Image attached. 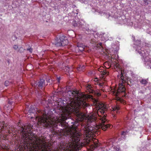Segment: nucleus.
Masks as SVG:
<instances>
[{"label": "nucleus", "instance_id": "nucleus-6", "mask_svg": "<svg viewBox=\"0 0 151 151\" xmlns=\"http://www.w3.org/2000/svg\"><path fill=\"white\" fill-rule=\"evenodd\" d=\"M68 43V41L67 38L64 35H62L59 38L57 37L55 42V45L57 47L64 46L67 45Z\"/></svg>", "mask_w": 151, "mask_h": 151}, {"label": "nucleus", "instance_id": "nucleus-26", "mask_svg": "<svg viewBox=\"0 0 151 151\" xmlns=\"http://www.w3.org/2000/svg\"><path fill=\"white\" fill-rule=\"evenodd\" d=\"M127 132V131H122V132L121 134L122 135L125 136L126 135Z\"/></svg>", "mask_w": 151, "mask_h": 151}, {"label": "nucleus", "instance_id": "nucleus-14", "mask_svg": "<svg viewBox=\"0 0 151 151\" xmlns=\"http://www.w3.org/2000/svg\"><path fill=\"white\" fill-rule=\"evenodd\" d=\"M78 27H81L83 25H84L85 24V22L82 20H80L78 22Z\"/></svg>", "mask_w": 151, "mask_h": 151}, {"label": "nucleus", "instance_id": "nucleus-4", "mask_svg": "<svg viewBox=\"0 0 151 151\" xmlns=\"http://www.w3.org/2000/svg\"><path fill=\"white\" fill-rule=\"evenodd\" d=\"M32 127L33 125L30 124H27V125H24V127H20L19 129L24 137L28 138L30 140H32L35 138V137L33 135V133L31 132L30 128Z\"/></svg>", "mask_w": 151, "mask_h": 151}, {"label": "nucleus", "instance_id": "nucleus-22", "mask_svg": "<svg viewBox=\"0 0 151 151\" xmlns=\"http://www.w3.org/2000/svg\"><path fill=\"white\" fill-rule=\"evenodd\" d=\"M98 91H99V90L98 89L96 90V93H92V94L95 95H96L98 96H99L101 95V93L99 92H98Z\"/></svg>", "mask_w": 151, "mask_h": 151}, {"label": "nucleus", "instance_id": "nucleus-23", "mask_svg": "<svg viewBox=\"0 0 151 151\" xmlns=\"http://www.w3.org/2000/svg\"><path fill=\"white\" fill-rule=\"evenodd\" d=\"M10 81H5L4 83V85L5 86H8L9 84V82H10Z\"/></svg>", "mask_w": 151, "mask_h": 151}, {"label": "nucleus", "instance_id": "nucleus-9", "mask_svg": "<svg viewBox=\"0 0 151 151\" xmlns=\"http://www.w3.org/2000/svg\"><path fill=\"white\" fill-rule=\"evenodd\" d=\"M45 80L43 79H40L37 84V86L39 88L42 89L43 87L45 86Z\"/></svg>", "mask_w": 151, "mask_h": 151}, {"label": "nucleus", "instance_id": "nucleus-29", "mask_svg": "<svg viewBox=\"0 0 151 151\" xmlns=\"http://www.w3.org/2000/svg\"><path fill=\"white\" fill-rule=\"evenodd\" d=\"M26 50L27 51H29L30 53H32V49L31 48H27Z\"/></svg>", "mask_w": 151, "mask_h": 151}, {"label": "nucleus", "instance_id": "nucleus-1", "mask_svg": "<svg viewBox=\"0 0 151 151\" xmlns=\"http://www.w3.org/2000/svg\"><path fill=\"white\" fill-rule=\"evenodd\" d=\"M88 106L86 103L83 101H72L68 106L66 110L68 114L73 113L76 116V120L71 122L74 126L77 127L78 125V122L86 121L89 123L94 122L95 117L93 116H86L85 114L80 111L81 108L85 109Z\"/></svg>", "mask_w": 151, "mask_h": 151}, {"label": "nucleus", "instance_id": "nucleus-11", "mask_svg": "<svg viewBox=\"0 0 151 151\" xmlns=\"http://www.w3.org/2000/svg\"><path fill=\"white\" fill-rule=\"evenodd\" d=\"M145 60L146 62L145 64H147L151 68V58H149L148 57H146Z\"/></svg>", "mask_w": 151, "mask_h": 151}, {"label": "nucleus", "instance_id": "nucleus-39", "mask_svg": "<svg viewBox=\"0 0 151 151\" xmlns=\"http://www.w3.org/2000/svg\"><path fill=\"white\" fill-rule=\"evenodd\" d=\"M99 85H100V86L101 87H102V88H103L104 85H103V84L102 83H101V84H99Z\"/></svg>", "mask_w": 151, "mask_h": 151}, {"label": "nucleus", "instance_id": "nucleus-2", "mask_svg": "<svg viewBox=\"0 0 151 151\" xmlns=\"http://www.w3.org/2000/svg\"><path fill=\"white\" fill-rule=\"evenodd\" d=\"M49 106L48 105L44 108L42 111L39 110L38 112L41 113V115L39 119V124L46 127L50 128L51 127V120L50 119Z\"/></svg>", "mask_w": 151, "mask_h": 151}, {"label": "nucleus", "instance_id": "nucleus-42", "mask_svg": "<svg viewBox=\"0 0 151 151\" xmlns=\"http://www.w3.org/2000/svg\"><path fill=\"white\" fill-rule=\"evenodd\" d=\"M57 78H58V81H60V77H58Z\"/></svg>", "mask_w": 151, "mask_h": 151}, {"label": "nucleus", "instance_id": "nucleus-32", "mask_svg": "<svg viewBox=\"0 0 151 151\" xmlns=\"http://www.w3.org/2000/svg\"><path fill=\"white\" fill-rule=\"evenodd\" d=\"M102 73H103V75H105V74H106L107 75H108L109 74V72H107V71H103V72Z\"/></svg>", "mask_w": 151, "mask_h": 151}, {"label": "nucleus", "instance_id": "nucleus-31", "mask_svg": "<svg viewBox=\"0 0 151 151\" xmlns=\"http://www.w3.org/2000/svg\"><path fill=\"white\" fill-rule=\"evenodd\" d=\"M12 101L10 99H9L8 101V104L11 105L12 103Z\"/></svg>", "mask_w": 151, "mask_h": 151}, {"label": "nucleus", "instance_id": "nucleus-33", "mask_svg": "<svg viewBox=\"0 0 151 151\" xmlns=\"http://www.w3.org/2000/svg\"><path fill=\"white\" fill-rule=\"evenodd\" d=\"M143 1L144 2V3L146 4V5H147L149 3L147 2V1L148 0H143Z\"/></svg>", "mask_w": 151, "mask_h": 151}, {"label": "nucleus", "instance_id": "nucleus-37", "mask_svg": "<svg viewBox=\"0 0 151 151\" xmlns=\"http://www.w3.org/2000/svg\"><path fill=\"white\" fill-rule=\"evenodd\" d=\"M46 151H55V150H52L50 148H49L48 149L46 150Z\"/></svg>", "mask_w": 151, "mask_h": 151}, {"label": "nucleus", "instance_id": "nucleus-43", "mask_svg": "<svg viewBox=\"0 0 151 151\" xmlns=\"http://www.w3.org/2000/svg\"><path fill=\"white\" fill-rule=\"evenodd\" d=\"M98 80V78H95V81H97Z\"/></svg>", "mask_w": 151, "mask_h": 151}, {"label": "nucleus", "instance_id": "nucleus-28", "mask_svg": "<svg viewBox=\"0 0 151 151\" xmlns=\"http://www.w3.org/2000/svg\"><path fill=\"white\" fill-rule=\"evenodd\" d=\"M63 129H63L62 130V132H61V134L63 135V136H64V135H63V132L65 130H70V131H71L70 129H64V128H63Z\"/></svg>", "mask_w": 151, "mask_h": 151}, {"label": "nucleus", "instance_id": "nucleus-45", "mask_svg": "<svg viewBox=\"0 0 151 151\" xmlns=\"http://www.w3.org/2000/svg\"><path fill=\"white\" fill-rule=\"evenodd\" d=\"M1 127H0V130H2V129H1Z\"/></svg>", "mask_w": 151, "mask_h": 151}, {"label": "nucleus", "instance_id": "nucleus-7", "mask_svg": "<svg viewBox=\"0 0 151 151\" xmlns=\"http://www.w3.org/2000/svg\"><path fill=\"white\" fill-rule=\"evenodd\" d=\"M125 93V89L124 86L123 85V83H122L121 85L119 86V87L116 93V96L117 97V99H119V98L118 96L119 95L120 93Z\"/></svg>", "mask_w": 151, "mask_h": 151}, {"label": "nucleus", "instance_id": "nucleus-10", "mask_svg": "<svg viewBox=\"0 0 151 151\" xmlns=\"http://www.w3.org/2000/svg\"><path fill=\"white\" fill-rule=\"evenodd\" d=\"M72 95V96L76 99H78L79 98V96L80 95V93L76 91H69Z\"/></svg>", "mask_w": 151, "mask_h": 151}, {"label": "nucleus", "instance_id": "nucleus-38", "mask_svg": "<svg viewBox=\"0 0 151 151\" xmlns=\"http://www.w3.org/2000/svg\"><path fill=\"white\" fill-rule=\"evenodd\" d=\"M113 39L112 37H110L109 38L107 39L108 40H111Z\"/></svg>", "mask_w": 151, "mask_h": 151}, {"label": "nucleus", "instance_id": "nucleus-30", "mask_svg": "<svg viewBox=\"0 0 151 151\" xmlns=\"http://www.w3.org/2000/svg\"><path fill=\"white\" fill-rule=\"evenodd\" d=\"M13 47L15 50H17L18 48V46L16 45H14Z\"/></svg>", "mask_w": 151, "mask_h": 151}, {"label": "nucleus", "instance_id": "nucleus-41", "mask_svg": "<svg viewBox=\"0 0 151 151\" xmlns=\"http://www.w3.org/2000/svg\"><path fill=\"white\" fill-rule=\"evenodd\" d=\"M5 129V128L4 127V126L1 127V129Z\"/></svg>", "mask_w": 151, "mask_h": 151}, {"label": "nucleus", "instance_id": "nucleus-24", "mask_svg": "<svg viewBox=\"0 0 151 151\" xmlns=\"http://www.w3.org/2000/svg\"><path fill=\"white\" fill-rule=\"evenodd\" d=\"M119 109V108L118 107L116 106L113 109V110L114 111H116L117 112V111Z\"/></svg>", "mask_w": 151, "mask_h": 151}, {"label": "nucleus", "instance_id": "nucleus-19", "mask_svg": "<svg viewBox=\"0 0 151 151\" xmlns=\"http://www.w3.org/2000/svg\"><path fill=\"white\" fill-rule=\"evenodd\" d=\"M74 27H78V22L76 21H73L72 23Z\"/></svg>", "mask_w": 151, "mask_h": 151}, {"label": "nucleus", "instance_id": "nucleus-12", "mask_svg": "<svg viewBox=\"0 0 151 151\" xmlns=\"http://www.w3.org/2000/svg\"><path fill=\"white\" fill-rule=\"evenodd\" d=\"M37 111V109H35L34 106H31L30 107L28 111V112L29 113H33L35 112L36 113Z\"/></svg>", "mask_w": 151, "mask_h": 151}, {"label": "nucleus", "instance_id": "nucleus-5", "mask_svg": "<svg viewBox=\"0 0 151 151\" xmlns=\"http://www.w3.org/2000/svg\"><path fill=\"white\" fill-rule=\"evenodd\" d=\"M63 133L64 136L70 138V140L73 145L77 144L80 141L81 135L77 132L66 130Z\"/></svg>", "mask_w": 151, "mask_h": 151}, {"label": "nucleus", "instance_id": "nucleus-8", "mask_svg": "<svg viewBox=\"0 0 151 151\" xmlns=\"http://www.w3.org/2000/svg\"><path fill=\"white\" fill-rule=\"evenodd\" d=\"M136 51L139 53L144 58H145V57L146 56V55L143 48H142L140 46H138L136 49Z\"/></svg>", "mask_w": 151, "mask_h": 151}, {"label": "nucleus", "instance_id": "nucleus-40", "mask_svg": "<svg viewBox=\"0 0 151 151\" xmlns=\"http://www.w3.org/2000/svg\"><path fill=\"white\" fill-rule=\"evenodd\" d=\"M46 81L47 83L50 82V79L49 78L48 79H47Z\"/></svg>", "mask_w": 151, "mask_h": 151}, {"label": "nucleus", "instance_id": "nucleus-46", "mask_svg": "<svg viewBox=\"0 0 151 151\" xmlns=\"http://www.w3.org/2000/svg\"><path fill=\"white\" fill-rule=\"evenodd\" d=\"M99 71L100 72V70H99Z\"/></svg>", "mask_w": 151, "mask_h": 151}, {"label": "nucleus", "instance_id": "nucleus-20", "mask_svg": "<svg viewBox=\"0 0 151 151\" xmlns=\"http://www.w3.org/2000/svg\"><path fill=\"white\" fill-rule=\"evenodd\" d=\"M141 83L144 85H146L147 83V81L146 80L143 79L140 81Z\"/></svg>", "mask_w": 151, "mask_h": 151}, {"label": "nucleus", "instance_id": "nucleus-17", "mask_svg": "<svg viewBox=\"0 0 151 151\" xmlns=\"http://www.w3.org/2000/svg\"><path fill=\"white\" fill-rule=\"evenodd\" d=\"M124 76L123 75L122 73V72H121L120 78L121 79V80L122 81L123 83L126 81L125 80V79H124Z\"/></svg>", "mask_w": 151, "mask_h": 151}, {"label": "nucleus", "instance_id": "nucleus-21", "mask_svg": "<svg viewBox=\"0 0 151 151\" xmlns=\"http://www.w3.org/2000/svg\"><path fill=\"white\" fill-rule=\"evenodd\" d=\"M77 46L79 50L81 51H82L84 50V48L83 47L80 46V45H78Z\"/></svg>", "mask_w": 151, "mask_h": 151}, {"label": "nucleus", "instance_id": "nucleus-15", "mask_svg": "<svg viewBox=\"0 0 151 151\" xmlns=\"http://www.w3.org/2000/svg\"><path fill=\"white\" fill-rule=\"evenodd\" d=\"M123 17L125 18L124 19H122V17H119V19L121 21V22L119 23V24H126L125 22L126 19L123 16Z\"/></svg>", "mask_w": 151, "mask_h": 151}, {"label": "nucleus", "instance_id": "nucleus-18", "mask_svg": "<svg viewBox=\"0 0 151 151\" xmlns=\"http://www.w3.org/2000/svg\"><path fill=\"white\" fill-rule=\"evenodd\" d=\"M25 50V49H24L23 47H21L19 48V50H18V52L21 53H22Z\"/></svg>", "mask_w": 151, "mask_h": 151}, {"label": "nucleus", "instance_id": "nucleus-36", "mask_svg": "<svg viewBox=\"0 0 151 151\" xmlns=\"http://www.w3.org/2000/svg\"><path fill=\"white\" fill-rule=\"evenodd\" d=\"M95 41H94V40H92V39H91V40L90 42H91V43L94 44V43H95Z\"/></svg>", "mask_w": 151, "mask_h": 151}, {"label": "nucleus", "instance_id": "nucleus-16", "mask_svg": "<svg viewBox=\"0 0 151 151\" xmlns=\"http://www.w3.org/2000/svg\"><path fill=\"white\" fill-rule=\"evenodd\" d=\"M85 68V66L84 65H80L77 68L78 70H81L83 71Z\"/></svg>", "mask_w": 151, "mask_h": 151}, {"label": "nucleus", "instance_id": "nucleus-27", "mask_svg": "<svg viewBox=\"0 0 151 151\" xmlns=\"http://www.w3.org/2000/svg\"><path fill=\"white\" fill-rule=\"evenodd\" d=\"M127 24L128 25L132 26L133 25V23L132 22H128V21H127Z\"/></svg>", "mask_w": 151, "mask_h": 151}, {"label": "nucleus", "instance_id": "nucleus-35", "mask_svg": "<svg viewBox=\"0 0 151 151\" xmlns=\"http://www.w3.org/2000/svg\"><path fill=\"white\" fill-rule=\"evenodd\" d=\"M52 101L50 99H48L47 102L48 104H50L52 103Z\"/></svg>", "mask_w": 151, "mask_h": 151}, {"label": "nucleus", "instance_id": "nucleus-3", "mask_svg": "<svg viewBox=\"0 0 151 151\" xmlns=\"http://www.w3.org/2000/svg\"><path fill=\"white\" fill-rule=\"evenodd\" d=\"M107 108L104 105H100L99 106V109L98 110V114L100 116V119L101 122L97 127L98 129L101 128L103 130H106V129L110 128V125L108 123L106 119V114Z\"/></svg>", "mask_w": 151, "mask_h": 151}, {"label": "nucleus", "instance_id": "nucleus-25", "mask_svg": "<svg viewBox=\"0 0 151 151\" xmlns=\"http://www.w3.org/2000/svg\"><path fill=\"white\" fill-rule=\"evenodd\" d=\"M140 40H137L136 41L135 44H136L138 46L140 44Z\"/></svg>", "mask_w": 151, "mask_h": 151}, {"label": "nucleus", "instance_id": "nucleus-34", "mask_svg": "<svg viewBox=\"0 0 151 151\" xmlns=\"http://www.w3.org/2000/svg\"><path fill=\"white\" fill-rule=\"evenodd\" d=\"M60 124H61L62 127H64V128H65L66 127V126L64 124L62 123H60Z\"/></svg>", "mask_w": 151, "mask_h": 151}, {"label": "nucleus", "instance_id": "nucleus-44", "mask_svg": "<svg viewBox=\"0 0 151 151\" xmlns=\"http://www.w3.org/2000/svg\"><path fill=\"white\" fill-rule=\"evenodd\" d=\"M99 45H100V46H101L102 45V43H99Z\"/></svg>", "mask_w": 151, "mask_h": 151}, {"label": "nucleus", "instance_id": "nucleus-13", "mask_svg": "<svg viewBox=\"0 0 151 151\" xmlns=\"http://www.w3.org/2000/svg\"><path fill=\"white\" fill-rule=\"evenodd\" d=\"M87 89L88 90L89 92L91 93H96V91L93 90V89H92L91 88L92 87L90 85H88L87 87Z\"/></svg>", "mask_w": 151, "mask_h": 151}]
</instances>
